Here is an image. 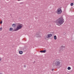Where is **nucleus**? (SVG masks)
Here are the masks:
<instances>
[{
	"instance_id": "nucleus-19",
	"label": "nucleus",
	"mask_w": 74,
	"mask_h": 74,
	"mask_svg": "<svg viewBox=\"0 0 74 74\" xmlns=\"http://www.w3.org/2000/svg\"><path fill=\"white\" fill-rule=\"evenodd\" d=\"M63 48H65V46H63Z\"/></svg>"
},
{
	"instance_id": "nucleus-7",
	"label": "nucleus",
	"mask_w": 74,
	"mask_h": 74,
	"mask_svg": "<svg viewBox=\"0 0 74 74\" xmlns=\"http://www.w3.org/2000/svg\"><path fill=\"white\" fill-rule=\"evenodd\" d=\"M46 52V50H45L40 51V52H41V53H45Z\"/></svg>"
},
{
	"instance_id": "nucleus-12",
	"label": "nucleus",
	"mask_w": 74,
	"mask_h": 74,
	"mask_svg": "<svg viewBox=\"0 0 74 74\" xmlns=\"http://www.w3.org/2000/svg\"><path fill=\"white\" fill-rule=\"evenodd\" d=\"M74 5V3H71V6H73Z\"/></svg>"
},
{
	"instance_id": "nucleus-3",
	"label": "nucleus",
	"mask_w": 74,
	"mask_h": 74,
	"mask_svg": "<svg viewBox=\"0 0 74 74\" xmlns=\"http://www.w3.org/2000/svg\"><path fill=\"white\" fill-rule=\"evenodd\" d=\"M62 12V9L60 8H58L57 10V13L58 14H60Z\"/></svg>"
},
{
	"instance_id": "nucleus-4",
	"label": "nucleus",
	"mask_w": 74,
	"mask_h": 74,
	"mask_svg": "<svg viewBox=\"0 0 74 74\" xmlns=\"http://www.w3.org/2000/svg\"><path fill=\"white\" fill-rule=\"evenodd\" d=\"M60 62L59 61H56L55 63V64L56 66H60Z\"/></svg>"
},
{
	"instance_id": "nucleus-21",
	"label": "nucleus",
	"mask_w": 74,
	"mask_h": 74,
	"mask_svg": "<svg viewBox=\"0 0 74 74\" xmlns=\"http://www.w3.org/2000/svg\"><path fill=\"white\" fill-rule=\"evenodd\" d=\"M67 74H69V73H67Z\"/></svg>"
},
{
	"instance_id": "nucleus-15",
	"label": "nucleus",
	"mask_w": 74,
	"mask_h": 74,
	"mask_svg": "<svg viewBox=\"0 0 74 74\" xmlns=\"http://www.w3.org/2000/svg\"><path fill=\"white\" fill-rule=\"evenodd\" d=\"M1 60V58L0 57V62Z\"/></svg>"
},
{
	"instance_id": "nucleus-2",
	"label": "nucleus",
	"mask_w": 74,
	"mask_h": 74,
	"mask_svg": "<svg viewBox=\"0 0 74 74\" xmlns=\"http://www.w3.org/2000/svg\"><path fill=\"white\" fill-rule=\"evenodd\" d=\"M17 26V28L13 30V31L15 32L18 31V30H19V29H22V27L23 26L22 24L19 23H18Z\"/></svg>"
},
{
	"instance_id": "nucleus-9",
	"label": "nucleus",
	"mask_w": 74,
	"mask_h": 74,
	"mask_svg": "<svg viewBox=\"0 0 74 74\" xmlns=\"http://www.w3.org/2000/svg\"><path fill=\"white\" fill-rule=\"evenodd\" d=\"M54 40H56L57 38H56V36L55 35L54 36Z\"/></svg>"
},
{
	"instance_id": "nucleus-18",
	"label": "nucleus",
	"mask_w": 74,
	"mask_h": 74,
	"mask_svg": "<svg viewBox=\"0 0 74 74\" xmlns=\"http://www.w3.org/2000/svg\"><path fill=\"white\" fill-rule=\"evenodd\" d=\"M63 46H61V48H63Z\"/></svg>"
},
{
	"instance_id": "nucleus-6",
	"label": "nucleus",
	"mask_w": 74,
	"mask_h": 74,
	"mask_svg": "<svg viewBox=\"0 0 74 74\" xmlns=\"http://www.w3.org/2000/svg\"><path fill=\"white\" fill-rule=\"evenodd\" d=\"M17 25H18V23H16V24H12V26L15 27L17 26Z\"/></svg>"
},
{
	"instance_id": "nucleus-14",
	"label": "nucleus",
	"mask_w": 74,
	"mask_h": 74,
	"mask_svg": "<svg viewBox=\"0 0 74 74\" xmlns=\"http://www.w3.org/2000/svg\"><path fill=\"white\" fill-rule=\"evenodd\" d=\"M0 30L1 31V30H2V27L0 28Z\"/></svg>"
},
{
	"instance_id": "nucleus-11",
	"label": "nucleus",
	"mask_w": 74,
	"mask_h": 74,
	"mask_svg": "<svg viewBox=\"0 0 74 74\" xmlns=\"http://www.w3.org/2000/svg\"><path fill=\"white\" fill-rule=\"evenodd\" d=\"M67 69L68 70H71V67H68L67 68Z\"/></svg>"
},
{
	"instance_id": "nucleus-1",
	"label": "nucleus",
	"mask_w": 74,
	"mask_h": 74,
	"mask_svg": "<svg viewBox=\"0 0 74 74\" xmlns=\"http://www.w3.org/2000/svg\"><path fill=\"white\" fill-rule=\"evenodd\" d=\"M64 19L62 17H61L56 20L55 21V23L59 24L60 25H58V26H60V25H62V23H63L64 22Z\"/></svg>"
},
{
	"instance_id": "nucleus-20",
	"label": "nucleus",
	"mask_w": 74,
	"mask_h": 74,
	"mask_svg": "<svg viewBox=\"0 0 74 74\" xmlns=\"http://www.w3.org/2000/svg\"><path fill=\"white\" fill-rule=\"evenodd\" d=\"M18 0V1H20V0Z\"/></svg>"
},
{
	"instance_id": "nucleus-13",
	"label": "nucleus",
	"mask_w": 74,
	"mask_h": 74,
	"mask_svg": "<svg viewBox=\"0 0 74 74\" xmlns=\"http://www.w3.org/2000/svg\"><path fill=\"white\" fill-rule=\"evenodd\" d=\"M2 23H3V21H0V24H2Z\"/></svg>"
},
{
	"instance_id": "nucleus-17",
	"label": "nucleus",
	"mask_w": 74,
	"mask_h": 74,
	"mask_svg": "<svg viewBox=\"0 0 74 74\" xmlns=\"http://www.w3.org/2000/svg\"><path fill=\"white\" fill-rule=\"evenodd\" d=\"M26 67V65H25L24 66V67Z\"/></svg>"
},
{
	"instance_id": "nucleus-16",
	"label": "nucleus",
	"mask_w": 74,
	"mask_h": 74,
	"mask_svg": "<svg viewBox=\"0 0 74 74\" xmlns=\"http://www.w3.org/2000/svg\"><path fill=\"white\" fill-rule=\"evenodd\" d=\"M52 71H53L54 70V69H51Z\"/></svg>"
},
{
	"instance_id": "nucleus-8",
	"label": "nucleus",
	"mask_w": 74,
	"mask_h": 74,
	"mask_svg": "<svg viewBox=\"0 0 74 74\" xmlns=\"http://www.w3.org/2000/svg\"><path fill=\"white\" fill-rule=\"evenodd\" d=\"M23 51H19V54H20L21 55H22V54H23Z\"/></svg>"
},
{
	"instance_id": "nucleus-5",
	"label": "nucleus",
	"mask_w": 74,
	"mask_h": 74,
	"mask_svg": "<svg viewBox=\"0 0 74 74\" xmlns=\"http://www.w3.org/2000/svg\"><path fill=\"white\" fill-rule=\"evenodd\" d=\"M52 36V34H48L47 36L46 37L47 38H50Z\"/></svg>"
},
{
	"instance_id": "nucleus-10",
	"label": "nucleus",
	"mask_w": 74,
	"mask_h": 74,
	"mask_svg": "<svg viewBox=\"0 0 74 74\" xmlns=\"http://www.w3.org/2000/svg\"><path fill=\"white\" fill-rule=\"evenodd\" d=\"M13 30V28H12V27H10V31H12V30Z\"/></svg>"
}]
</instances>
